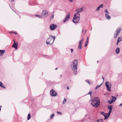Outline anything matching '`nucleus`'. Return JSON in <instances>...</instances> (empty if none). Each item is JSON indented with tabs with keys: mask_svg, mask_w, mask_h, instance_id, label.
Returning a JSON list of instances; mask_svg holds the SVG:
<instances>
[{
	"mask_svg": "<svg viewBox=\"0 0 122 122\" xmlns=\"http://www.w3.org/2000/svg\"><path fill=\"white\" fill-rule=\"evenodd\" d=\"M77 60H75L73 61L71 65V69L73 71L75 75L77 73Z\"/></svg>",
	"mask_w": 122,
	"mask_h": 122,
	"instance_id": "1",
	"label": "nucleus"
},
{
	"mask_svg": "<svg viewBox=\"0 0 122 122\" xmlns=\"http://www.w3.org/2000/svg\"><path fill=\"white\" fill-rule=\"evenodd\" d=\"M100 99L99 97H96L92 99L91 104L93 106L97 107L99 105Z\"/></svg>",
	"mask_w": 122,
	"mask_h": 122,
	"instance_id": "2",
	"label": "nucleus"
},
{
	"mask_svg": "<svg viewBox=\"0 0 122 122\" xmlns=\"http://www.w3.org/2000/svg\"><path fill=\"white\" fill-rule=\"evenodd\" d=\"M55 38V36H53L51 35H50L49 37L47 39L46 41V44L47 45L51 44L54 42Z\"/></svg>",
	"mask_w": 122,
	"mask_h": 122,
	"instance_id": "3",
	"label": "nucleus"
},
{
	"mask_svg": "<svg viewBox=\"0 0 122 122\" xmlns=\"http://www.w3.org/2000/svg\"><path fill=\"white\" fill-rule=\"evenodd\" d=\"M80 16H79L75 14L72 20L73 22L75 23H78L80 20Z\"/></svg>",
	"mask_w": 122,
	"mask_h": 122,
	"instance_id": "4",
	"label": "nucleus"
},
{
	"mask_svg": "<svg viewBox=\"0 0 122 122\" xmlns=\"http://www.w3.org/2000/svg\"><path fill=\"white\" fill-rule=\"evenodd\" d=\"M105 86L107 90L108 91L110 92L111 91V88L112 87L111 83L108 81H107L106 82Z\"/></svg>",
	"mask_w": 122,
	"mask_h": 122,
	"instance_id": "5",
	"label": "nucleus"
},
{
	"mask_svg": "<svg viewBox=\"0 0 122 122\" xmlns=\"http://www.w3.org/2000/svg\"><path fill=\"white\" fill-rule=\"evenodd\" d=\"M84 9V7H81L80 8H77L76 10V13H75V14L79 16H80L79 13L82 12L83 11Z\"/></svg>",
	"mask_w": 122,
	"mask_h": 122,
	"instance_id": "6",
	"label": "nucleus"
},
{
	"mask_svg": "<svg viewBox=\"0 0 122 122\" xmlns=\"http://www.w3.org/2000/svg\"><path fill=\"white\" fill-rule=\"evenodd\" d=\"M121 30L120 28H118L116 30L115 33L114 34V37L116 38L117 37L118 35L119 34Z\"/></svg>",
	"mask_w": 122,
	"mask_h": 122,
	"instance_id": "7",
	"label": "nucleus"
},
{
	"mask_svg": "<svg viewBox=\"0 0 122 122\" xmlns=\"http://www.w3.org/2000/svg\"><path fill=\"white\" fill-rule=\"evenodd\" d=\"M50 94L51 96L56 97L57 96V93L53 89H51L50 91Z\"/></svg>",
	"mask_w": 122,
	"mask_h": 122,
	"instance_id": "8",
	"label": "nucleus"
},
{
	"mask_svg": "<svg viewBox=\"0 0 122 122\" xmlns=\"http://www.w3.org/2000/svg\"><path fill=\"white\" fill-rule=\"evenodd\" d=\"M48 12L47 11L44 10L43 11L42 13V17L45 18L48 15Z\"/></svg>",
	"mask_w": 122,
	"mask_h": 122,
	"instance_id": "9",
	"label": "nucleus"
},
{
	"mask_svg": "<svg viewBox=\"0 0 122 122\" xmlns=\"http://www.w3.org/2000/svg\"><path fill=\"white\" fill-rule=\"evenodd\" d=\"M70 18V13H68L63 21V22H65L68 20Z\"/></svg>",
	"mask_w": 122,
	"mask_h": 122,
	"instance_id": "10",
	"label": "nucleus"
},
{
	"mask_svg": "<svg viewBox=\"0 0 122 122\" xmlns=\"http://www.w3.org/2000/svg\"><path fill=\"white\" fill-rule=\"evenodd\" d=\"M83 42V39H81L79 42L78 44V48L80 50L82 48V44Z\"/></svg>",
	"mask_w": 122,
	"mask_h": 122,
	"instance_id": "11",
	"label": "nucleus"
},
{
	"mask_svg": "<svg viewBox=\"0 0 122 122\" xmlns=\"http://www.w3.org/2000/svg\"><path fill=\"white\" fill-rule=\"evenodd\" d=\"M57 27L56 25L54 24H52L50 26V29L52 30H54Z\"/></svg>",
	"mask_w": 122,
	"mask_h": 122,
	"instance_id": "12",
	"label": "nucleus"
},
{
	"mask_svg": "<svg viewBox=\"0 0 122 122\" xmlns=\"http://www.w3.org/2000/svg\"><path fill=\"white\" fill-rule=\"evenodd\" d=\"M14 43L12 47L14 48L15 49H17L18 43L17 42H16V43L14 40Z\"/></svg>",
	"mask_w": 122,
	"mask_h": 122,
	"instance_id": "13",
	"label": "nucleus"
},
{
	"mask_svg": "<svg viewBox=\"0 0 122 122\" xmlns=\"http://www.w3.org/2000/svg\"><path fill=\"white\" fill-rule=\"evenodd\" d=\"M108 109L110 110L109 112V114H110L112 111V106L110 105V106H108Z\"/></svg>",
	"mask_w": 122,
	"mask_h": 122,
	"instance_id": "14",
	"label": "nucleus"
},
{
	"mask_svg": "<svg viewBox=\"0 0 122 122\" xmlns=\"http://www.w3.org/2000/svg\"><path fill=\"white\" fill-rule=\"evenodd\" d=\"M110 114H109V112L108 113H106V115L104 116V119H107L109 117Z\"/></svg>",
	"mask_w": 122,
	"mask_h": 122,
	"instance_id": "15",
	"label": "nucleus"
},
{
	"mask_svg": "<svg viewBox=\"0 0 122 122\" xmlns=\"http://www.w3.org/2000/svg\"><path fill=\"white\" fill-rule=\"evenodd\" d=\"M103 7V4H102L98 6L96 10L97 11H99V10L100 8H102Z\"/></svg>",
	"mask_w": 122,
	"mask_h": 122,
	"instance_id": "16",
	"label": "nucleus"
},
{
	"mask_svg": "<svg viewBox=\"0 0 122 122\" xmlns=\"http://www.w3.org/2000/svg\"><path fill=\"white\" fill-rule=\"evenodd\" d=\"M109 14H105V16L106 18L108 20H109L111 19L110 16L108 15Z\"/></svg>",
	"mask_w": 122,
	"mask_h": 122,
	"instance_id": "17",
	"label": "nucleus"
},
{
	"mask_svg": "<svg viewBox=\"0 0 122 122\" xmlns=\"http://www.w3.org/2000/svg\"><path fill=\"white\" fill-rule=\"evenodd\" d=\"M122 41V37H119L118 38L117 40V45L118 44Z\"/></svg>",
	"mask_w": 122,
	"mask_h": 122,
	"instance_id": "18",
	"label": "nucleus"
},
{
	"mask_svg": "<svg viewBox=\"0 0 122 122\" xmlns=\"http://www.w3.org/2000/svg\"><path fill=\"white\" fill-rule=\"evenodd\" d=\"M5 51L3 50H0V56H1L4 53Z\"/></svg>",
	"mask_w": 122,
	"mask_h": 122,
	"instance_id": "19",
	"label": "nucleus"
},
{
	"mask_svg": "<svg viewBox=\"0 0 122 122\" xmlns=\"http://www.w3.org/2000/svg\"><path fill=\"white\" fill-rule=\"evenodd\" d=\"M120 51V49L119 47L117 48L116 50V52L117 54H118Z\"/></svg>",
	"mask_w": 122,
	"mask_h": 122,
	"instance_id": "20",
	"label": "nucleus"
},
{
	"mask_svg": "<svg viewBox=\"0 0 122 122\" xmlns=\"http://www.w3.org/2000/svg\"><path fill=\"white\" fill-rule=\"evenodd\" d=\"M111 97L112 98V101L114 102L116 100V97L113 96H112Z\"/></svg>",
	"mask_w": 122,
	"mask_h": 122,
	"instance_id": "21",
	"label": "nucleus"
},
{
	"mask_svg": "<svg viewBox=\"0 0 122 122\" xmlns=\"http://www.w3.org/2000/svg\"><path fill=\"white\" fill-rule=\"evenodd\" d=\"M0 86L4 88H5V87L4 86L3 84L1 81H0Z\"/></svg>",
	"mask_w": 122,
	"mask_h": 122,
	"instance_id": "22",
	"label": "nucleus"
},
{
	"mask_svg": "<svg viewBox=\"0 0 122 122\" xmlns=\"http://www.w3.org/2000/svg\"><path fill=\"white\" fill-rule=\"evenodd\" d=\"M66 102V99L65 98H64L63 101V104H64Z\"/></svg>",
	"mask_w": 122,
	"mask_h": 122,
	"instance_id": "23",
	"label": "nucleus"
},
{
	"mask_svg": "<svg viewBox=\"0 0 122 122\" xmlns=\"http://www.w3.org/2000/svg\"><path fill=\"white\" fill-rule=\"evenodd\" d=\"M30 113H29L28 114V117H27V119L28 120H29L30 118Z\"/></svg>",
	"mask_w": 122,
	"mask_h": 122,
	"instance_id": "24",
	"label": "nucleus"
},
{
	"mask_svg": "<svg viewBox=\"0 0 122 122\" xmlns=\"http://www.w3.org/2000/svg\"><path fill=\"white\" fill-rule=\"evenodd\" d=\"M102 84V83L100 85H97L96 87L95 88V89H97L100 87Z\"/></svg>",
	"mask_w": 122,
	"mask_h": 122,
	"instance_id": "25",
	"label": "nucleus"
},
{
	"mask_svg": "<svg viewBox=\"0 0 122 122\" xmlns=\"http://www.w3.org/2000/svg\"><path fill=\"white\" fill-rule=\"evenodd\" d=\"M104 12L105 13H106V14H109V13L108 12L107 10V9H105L104 10Z\"/></svg>",
	"mask_w": 122,
	"mask_h": 122,
	"instance_id": "26",
	"label": "nucleus"
},
{
	"mask_svg": "<svg viewBox=\"0 0 122 122\" xmlns=\"http://www.w3.org/2000/svg\"><path fill=\"white\" fill-rule=\"evenodd\" d=\"M55 116V114L54 113L52 114L50 118L51 119L53 118Z\"/></svg>",
	"mask_w": 122,
	"mask_h": 122,
	"instance_id": "27",
	"label": "nucleus"
},
{
	"mask_svg": "<svg viewBox=\"0 0 122 122\" xmlns=\"http://www.w3.org/2000/svg\"><path fill=\"white\" fill-rule=\"evenodd\" d=\"M108 103L109 104H111V103H112L113 102L112 101V100H108Z\"/></svg>",
	"mask_w": 122,
	"mask_h": 122,
	"instance_id": "28",
	"label": "nucleus"
},
{
	"mask_svg": "<svg viewBox=\"0 0 122 122\" xmlns=\"http://www.w3.org/2000/svg\"><path fill=\"white\" fill-rule=\"evenodd\" d=\"M101 113L104 116L106 114V113H105L104 112H101Z\"/></svg>",
	"mask_w": 122,
	"mask_h": 122,
	"instance_id": "29",
	"label": "nucleus"
},
{
	"mask_svg": "<svg viewBox=\"0 0 122 122\" xmlns=\"http://www.w3.org/2000/svg\"><path fill=\"white\" fill-rule=\"evenodd\" d=\"M88 42H87V41L86 42L85 44V47H86L87 46L88 44Z\"/></svg>",
	"mask_w": 122,
	"mask_h": 122,
	"instance_id": "30",
	"label": "nucleus"
},
{
	"mask_svg": "<svg viewBox=\"0 0 122 122\" xmlns=\"http://www.w3.org/2000/svg\"><path fill=\"white\" fill-rule=\"evenodd\" d=\"M36 16H37L38 17H39V18H42V17L41 16H39L38 15H36Z\"/></svg>",
	"mask_w": 122,
	"mask_h": 122,
	"instance_id": "31",
	"label": "nucleus"
},
{
	"mask_svg": "<svg viewBox=\"0 0 122 122\" xmlns=\"http://www.w3.org/2000/svg\"><path fill=\"white\" fill-rule=\"evenodd\" d=\"M86 81L87 83L89 84H90V82L88 80H86Z\"/></svg>",
	"mask_w": 122,
	"mask_h": 122,
	"instance_id": "32",
	"label": "nucleus"
},
{
	"mask_svg": "<svg viewBox=\"0 0 122 122\" xmlns=\"http://www.w3.org/2000/svg\"><path fill=\"white\" fill-rule=\"evenodd\" d=\"M56 112L58 114H61V113L60 112Z\"/></svg>",
	"mask_w": 122,
	"mask_h": 122,
	"instance_id": "33",
	"label": "nucleus"
},
{
	"mask_svg": "<svg viewBox=\"0 0 122 122\" xmlns=\"http://www.w3.org/2000/svg\"><path fill=\"white\" fill-rule=\"evenodd\" d=\"M92 91H90L89 93L88 94H90V95H91V94L92 93Z\"/></svg>",
	"mask_w": 122,
	"mask_h": 122,
	"instance_id": "34",
	"label": "nucleus"
},
{
	"mask_svg": "<svg viewBox=\"0 0 122 122\" xmlns=\"http://www.w3.org/2000/svg\"><path fill=\"white\" fill-rule=\"evenodd\" d=\"M54 15H51V19H52L53 18H54Z\"/></svg>",
	"mask_w": 122,
	"mask_h": 122,
	"instance_id": "35",
	"label": "nucleus"
},
{
	"mask_svg": "<svg viewBox=\"0 0 122 122\" xmlns=\"http://www.w3.org/2000/svg\"><path fill=\"white\" fill-rule=\"evenodd\" d=\"M11 33H14L15 34H17V33L15 32H11Z\"/></svg>",
	"mask_w": 122,
	"mask_h": 122,
	"instance_id": "36",
	"label": "nucleus"
},
{
	"mask_svg": "<svg viewBox=\"0 0 122 122\" xmlns=\"http://www.w3.org/2000/svg\"><path fill=\"white\" fill-rule=\"evenodd\" d=\"M71 51V53H72L73 50V49H70Z\"/></svg>",
	"mask_w": 122,
	"mask_h": 122,
	"instance_id": "37",
	"label": "nucleus"
},
{
	"mask_svg": "<svg viewBox=\"0 0 122 122\" xmlns=\"http://www.w3.org/2000/svg\"><path fill=\"white\" fill-rule=\"evenodd\" d=\"M87 42H88V37L86 42H87Z\"/></svg>",
	"mask_w": 122,
	"mask_h": 122,
	"instance_id": "38",
	"label": "nucleus"
},
{
	"mask_svg": "<svg viewBox=\"0 0 122 122\" xmlns=\"http://www.w3.org/2000/svg\"><path fill=\"white\" fill-rule=\"evenodd\" d=\"M67 89L68 90L69 89V88L68 86H67Z\"/></svg>",
	"mask_w": 122,
	"mask_h": 122,
	"instance_id": "39",
	"label": "nucleus"
},
{
	"mask_svg": "<svg viewBox=\"0 0 122 122\" xmlns=\"http://www.w3.org/2000/svg\"><path fill=\"white\" fill-rule=\"evenodd\" d=\"M102 78L103 80V81H104V78L103 76H102Z\"/></svg>",
	"mask_w": 122,
	"mask_h": 122,
	"instance_id": "40",
	"label": "nucleus"
},
{
	"mask_svg": "<svg viewBox=\"0 0 122 122\" xmlns=\"http://www.w3.org/2000/svg\"><path fill=\"white\" fill-rule=\"evenodd\" d=\"M1 106H0V110H1Z\"/></svg>",
	"mask_w": 122,
	"mask_h": 122,
	"instance_id": "41",
	"label": "nucleus"
},
{
	"mask_svg": "<svg viewBox=\"0 0 122 122\" xmlns=\"http://www.w3.org/2000/svg\"><path fill=\"white\" fill-rule=\"evenodd\" d=\"M15 0H11V1L12 2H13Z\"/></svg>",
	"mask_w": 122,
	"mask_h": 122,
	"instance_id": "42",
	"label": "nucleus"
},
{
	"mask_svg": "<svg viewBox=\"0 0 122 122\" xmlns=\"http://www.w3.org/2000/svg\"><path fill=\"white\" fill-rule=\"evenodd\" d=\"M83 31H84V29H83L82 30V32H83Z\"/></svg>",
	"mask_w": 122,
	"mask_h": 122,
	"instance_id": "43",
	"label": "nucleus"
},
{
	"mask_svg": "<svg viewBox=\"0 0 122 122\" xmlns=\"http://www.w3.org/2000/svg\"><path fill=\"white\" fill-rule=\"evenodd\" d=\"M86 31H87V30H86L85 31V32H86Z\"/></svg>",
	"mask_w": 122,
	"mask_h": 122,
	"instance_id": "44",
	"label": "nucleus"
},
{
	"mask_svg": "<svg viewBox=\"0 0 122 122\" xmlns=\"http://www.w3.org/2000/svg\"><path fill=\"white\" fill-rule=\"evenodd\" d=\"M57 69H58V68H56L55 69V70H56Z\"/></svg>",
	"mask_w": 122,
	"mask_h": 122,
	"instance_id": "45",
	"label": "nucleus"
},
{
	"mask_svg": "<svg viewBox=\"0 0 122 122\" xmlns=\"http://www.w3.org/2000/svg\"><path fill=\"white\" fill-rule=\"evenodd\" d=\"M92 28H91V30H92Z\"/></svg>",
	"mask_w": 122,
	"mask_h": 122,
	"instance_id": "46",
	"label": "nucleus"
}]
</instances>
